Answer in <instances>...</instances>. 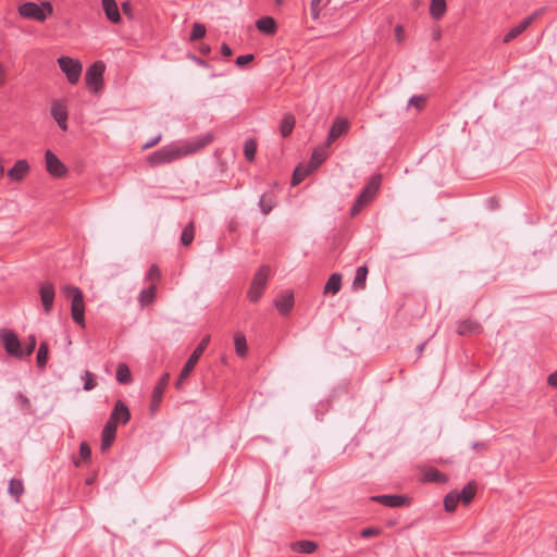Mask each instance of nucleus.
<instances>
[{
  "label": "nucleus",
  "mask_w": 557,
  "mask_h": 557,
  "mask_svg": "<svg viewBox=\"0 0 557 557\" xmlns=\"http://www.w3.org/2000/svg\"><path fill=\"white\" fill-rule=\"evenodd\" d=\"M116 381L120 384L128 385L132 383V373L126 363H119L116 368Z\"/></svg>",
  "instance_id": "obj_31"
},
{
  "label": "nucleus",
  "mask_w": 557,
  "mask_h": 557,
  "mask_svg": "<svg viewBox=\"0 0 557 557\" xmlns=\"http://www.w3.org/2000/svg\"><path fill=\"white\" fill-rule=\"evenodd\" d=\"M48 355H49V347L46 342H41L37 351V366L41 370L46 368L47 361H48Z\"/></svg>",
  "instance_id": "obj_37"
},
{
  "label": "nucleus",
  "mask_w": 557,
  "mask_h": 557,
  "mask_svg": "<svg viewBox=\"0 0 557 557\" xmlns=\"http://www.w3.org/2000/svg\"><path fill=\"white\" fill-rule=\"evenodd\" d=\"M368 275V268L366 265H361L357 268L356 275L352 282V286L355 289H363L366 286V280Z\"/></svg>",
  "instance_id": "obj_33"
},
{
  "label": "nucleus",
  "mask_w": 557,
  "mask_h": 557,
  "mask_svg": "<svg viewBox=\"0 0 557 557\" xmlns=\"http://www.w3.org/2000/svg\"><path fill=\"white\" fill-rule=\"evenodd\" d=\"M295 127V116L290 113L284 114L281 124L280 132L283 137H287L292 134Z\"/></svg>",
  "instance_id": "obj_30"
},
{
  "label": "nucleus",
  "mask_w": 557,
  "mask_h": 557,
  "mask_svg": "<svg viewBox=\"0 0 557 557\" xmlns=\"http://www.w3.org/2000/svg\"><path fill=\"white\" fill-rule=\"evenodd\" d=\"M401 29V26L396 27V32H399Z\"/></svg>",
  "instance_id": "obj_62"
},
{
  "label": "nucleus",
  "mask_w": 557,
  "mask_h": 557,
  "mask_svg": "<svg viewBox=\"0 0 557 557\" xmlns=\"http://www.w3.org/2000/svg\"><path fill=\"white\" fill-rule=\"evenodd\" d=\"M156 293L157 287L154 284L150 285L148 288L143 289L138 296V302L140 304V306L147 307L150 304H152L156 299Z\"/></svg>",
  "instance_id": "obj_28"
},
{
  "label": "nucleus",
  "mask_w": 557,
  "mask_h": 557,
  "mask_svg": "<svg viewBox=\"0 0 557 557\" xmlns=\"http://www.w3.org/2000/svg\"><path fill=\"white\" fill-rule=\"evenodd\" d=\"M257 152V143L255 139L249 138L245 141L244 145V154L247 161L252 162L255 160Z\"/></svg>",
  "instance_id": "obj_39"
},
{
  "label": "nucleus",
  "mask_w": 557,
  "mask_h": 557,
  "mask_svg": "<svg viewBox=\"0 0 557 557\" xmlns=\"http://www.w3.org/2000/svg\"><path fill=\"white\" fill-rule=\"evenodd\" d=\"M58 64L71 84L79 81L83 67L78 60L62 55L58 59Z\"/></svg>",
  "instance_id": "obj_6"
},
{
  "label": "nucleus",
  "mask_w": 557,
  "mask_h": 557,
  "mask_svg": "<svg viewBox=\"0 0 557 557\" xmlns=\"http://www.w3.org/2000/svg\"><path fill=\"white\" fill-rule=\"evenodd\" d=\"M460 502L457 493H449L444 498L445 510L451 512L456 509L457 504Z\"/></svg>",
  "instance_id": "obj_41"
},
{
  "label": "nucleus",
  "mask_w": 557,
  "mask_h": 557,
  "mask_svg": "<svg viewBox=\"0 0 557 557\" xmlns=\"http://www.w3.org/2000/svg\"><path fill=\"white\" fill-rule=\"evenodd\" d=\"M475 492V484L468 483L460 492L457 493V495L459 496V499L467 505L473 499Z\"/></svg>",
  "instance_id": "obj_36"
},
{
  "label": "nucleus",
  "mask_w": 557,
  "mask_h": 557,
  "mask_svg": "<svg viewBox=\"0 0 557 557\" xmlns=\"http://www.w3.org/2000/svg\"><path fill=\"white\" fill-rule=\"evenodd\" d=\"M539 12H534L533 14L524 17L518 25L512 27L504 37V42H509L519 35H521L536 18Z\"/></svg>",
  "instance_id": "obj_17"
},
{
  "label": "nucleus",
  "mask_w": 557,
  "mask_h": 557,
  "mask_svg": "<svg viewBox=\"0 0 557 557\" xmlns=\"http://www.w3.org/2000/svg\"><path fill=\"white\" fill-rule=\"evenodd\" d=\"M122 10L126 15H132V5L129 2H123Z\"/></svg>",
  "instance_id": "obj_55"
},
{
  "label": "nucleus",
  "mask_w": 557,
  "mask_h": 557,
  "mask_svg": "<svg viewBox=\"0 0 557 557\" xmlns=\"http://www.w3.org/2000/svg\"><path fill=\"white\" fill-rule=\"evenodd\" d=\"M321 2L322 0H311L310 10L313 20H317L319 17Z\"/></svg>",
  "instance_id": "obj_49"
},
{
  "label": "nucleus",
  "mask_w": 557,
  "mask_h": 557,
  "mask_svg": "<svg viewBox=\"0 0 557 557\" xmlns=\"http://www.w3.org/2000/svg\"><path fill=\"white\" fill-rule=\"evenodd\" d=\"M104 64L101 61H97L91 64L85 74L86 84L89 87H95L97 90L98 86L102 83V76L104 72Z\"/></svg>",
  "instance_id": "obj_11"
},
{
  "label": "nucleus",
  "mask_w": 557,
  "mask_h": 557,
  "mask_svg": "<svg viewBox=\"0 0 557 557\" xmlns=\"http://www.w3.org/2000/svg\"><path fill=\"white\" fill-rule=\"evenodd\" d=\"M39 297L46 314H50L53 309L55 289L52 283L46 281L39 285Z\"/></svg>",
  "instance_id": "obj_10"
},
{
  "label": "nucleus",
  "mask_w": 557,
  "mask_h": 557,
  "mask_svg": "<svg viewBox=\"0 0 557 557\" xmlns=\"http://www.w3.org/2000/svg\"><path fill=\"white\" fill-rule=\"evenodd\" d=\"M482 332V325L472 319H466L458 323L457 333L461 336Z\"/></svg>",
  "instance_id": "obj_20"
},
{
  "label": "nucleus",
  "mask_w": 557,
  "mask_h": 557,
  "mask_svg": "<svg viewBox=\"0 0 557 557\" xmlns=\"http://www.w3.org/2000/svg\"><path fill=\"white\" fill-rule=\"evenodd\" d=\"M381 529L379 528H364L360 532V536L364 539L374 537L381 534Z\"/></svg>",
  "instance_id": "obj_48"
},
{
  "label": "nucleus",
  "mask_w": 557,
  "mask_h": 557,
  "mask_svg": "<svg viewBox=\"0 0 557 557\" xmlns=\"http://www.w3.org/2000/svg\"><path fill=\"white\" fill-rule=\"evenodd\" d=\"M221 53L224 57H230V55H232L233 52H232L231 47L227 44H222Z\"/></svg>",
  "instance_id": "obj_53"
},
{
  "label": "nucleus",
  "mask_w": 557,
  "mask_h": 557,
  "mask_svg": "<svg viewBox=\"0 0 557 557\" xmlns=\"http://www.w3.org/2000/svg\"><path fill=\"white\" fill-rule=\"evenodd\" d=\"M186 379H187V377H183V376H182V371H181V372H180V375H178V379H177V381H176V383H175V387H176L177 389H181V388H182V386H183V383H184V381H185Z\"/></svg>",
  "instance_id": "obj_57"
},
{
  "label": "nucleus",
  "mask_w": 557,
  "mask_h": 557,
  "mask_svg": "<svg viewBox=\"0 0 557 557\" xmlns=\"http://www.w3.org/2000/svg\"><path fill=\"white\" fill-rule=\"evenodd\" d=\"M170 374L165 373L163 374L158 383L156 384L153 391H152V397L150 403V411L154 412L159 409L164 391L169 384Z\"/></svg>",
  "instance_id": "obj_13"
},
{
  "label": "nucleus",
  "mask_w": 557,
  "mask_h": 557,
  "mask_svg": "<svg viewBox=\"0 0 557 557\" xmlns=\"http://www.w3.org/2000/svg\"><path fill=\"white\" fill-rule=\"evenodd\" d=\"M161 277V271L157 264H152L146 275L147 281H159Z\"/></svg>",
  "instance_id": "obj_46"
},
{
  "label": "nucleus",
  "mask_w": 557,
  "mask_h": 557,
  "mask_svg": "<svg viewBox=\"0 0 557 557\" xmlns=\"http://www.w3.org/2000/svg\"><path fill=\"white\" fill-rule=\"evenodd\" d=\"M425 346H426V342H423V343H421V344H419V345H418V347H417V352H418V356H419V357L422 355V352H423V350H424Z\"/></svg>",
  "instance_id": "obj_59"
},
{
  "label": "nucleus",
  "mask_w": 557,
  "mask_h": 557,
  "mask_svg": "<svg viewBox=\"0 0 557 557\" xmlns=\"http://www.w3.org/2000/svg\"><path fill=\"white\" fill-rule=\"evenodd\" d=\"M256 27L265 35H274L277 29L276 22L271 16H263L257 20Z\"/></svg>",
  "instance_id": "obj_23"
},
{
  "label": "nucleus",
  "mask_w": 557,
  "mask_h": 557,
  "mask_svg": "<svg viewBox=\"0 0 557 557\" xmlns=\"http://www.w3.org/2000/svg\"><path fill=\"white\" fill-rule=\"evenodd\" d=\"M342 287V275L339 273H333L324 285V293L335 295L341 290Z\"/></svg>",
  "instance_id": "obj_27"
},
{
  "label": "nucleus",
  "mask_w": 557,
  "mask_h": 557,
  "mask_svg": "<svg viewBox=\"0 0 557 557\" xmlns=\"http://www.w3.org/2000/svg\"><path fill=\"white\" fill-rule=\"evenodd\" d=\"M425 103V98L423 96H413L409 100V106H413L417 109H421Z\"/></svg>",
  "instance_id": "obj_50"
},
{
  "label": "nucleus",
  "mask_w": 557,
  "mask_h": 557,
  "mask_svg": "<svg viewBox=\"0 0 557 557\" xmlns=\"http://www.w3.org/2000/svg\"><path fill=\"white\" fill-rule=\"evenodd\" d=\"M382 181L381 174H375L371 177L367 186L363 188L361 194L357 197L354 205L350 208V215L356 216L360 213V211L371 202L374 195L380 188Z\"/></svg>",
  "instance_id": "obj_3"
},
{
  "label": "nucleus",
  "mask_w": 557,
  "mask_h": 557,
  "mask_svg": "<svg viewBox=\"0 0 557 557\" xmlns=\"http://www.w3.org/2000/svg\"><path fill=\"white\" fill-rule=\"evenodd\" d=\"M350 123L347 119L336 117L329 131L326 146H331L338 137L346 134L349 131Z\"/></svg>",
  "instance_id": "obj_15"
},
{
  "label": "nucleus",
  "mask_w": 557,
  "mask_h": 557,
  "mask_svg": "<svg viewBox=\"0 0 557 557\" xmlns=\"http://www.w3.org/2000/svg\"><path fill=\"white\" fill-rule=\"evenodd\" d=\"M209 343H210V336L206 335L200 341L198 346L195 348V350L191 352V355L189 356L188 360L184 364V367L182 369V376L183 377H188L190 375V373L193 372L195 366L197 364L198 360L202 356V354L206 350V348L209 345Z\"/></svg>",
  "instance_id": "obj_8"
},
{
  "label": "nucleus",
  "mask_w": 557,
  "mask_h": 557,
  "mask_svg": "<svg viewBox=\"0 0 557 557\" xmlns=\"http://www.w3.org/2000/svg\"><path fill=\"white\" fill-rule=\"evenodd\" d=\"M36 344H37L36 336L33 334L29 335L27 337L25 348H22V359L30 356L34 352V350L36 348Z\"/></svg>",
  "instance_id": "obj_44"
},
{
  "label": "nucleus",
  "mask_w": 557,
  "mask_h": 557,
  "mask_svg": "<svg viewBox=\"0 0 557 557\" xmlns=\"http://www.w3.org/2000/svg\"><path fill=\"white\" fill-rule=\"evenodd\" d=\"M370 500L389 508H398L408 503V497L404 495H375L370 497Z\"/></svg>",
  "instance_id": "obj_16"
},
{
  "label": "nucleus",
  "mask_w": 557,
  "mask_h": 557,
  "mask_svg": "<svg viewBox=\"0 0 557 557\" xmlns=\"http://www.w3.org/2000/svg\"><path fill=\"white\" fill-rule=\"evenodd\" d=\"M50 113H51L52 117L54 119V121L57 122V124L59 125V127L62 131H66L67 129L66 121L69 117L66 106L60 100H52Z\"/></svg>",
  "instance_id": "obj_12"
},
{
  "label": "nucleus",
  "mask_w": 557,
  "mask_h": 557,
  "mask_svg": "<svg viewBox=\"0 0 557 557\" xmlns=\"http://www.w3.org/2000/svg\"><path fill=\"white\" fill-rule=\"evenodd\" d=\"M8 492L11 496L14 497L16 502H18L22 494L24 493L23 482L21 480L11 479L9 482Z\"/></svg>",
  "instance_id": "obj_35"
},
{
  "label": "nucleus",
  "mask_w": 557,
  "mask_h": 557,
  "mask_svg": "<svg viewBox=\"0 0 557 557\" xmlns=\"http://www.w3.org/2000/svg\"><path fill=\"white\" fill-rule=\"evenodd\" d=\"M45 161L46 170L51 176L61 178L67 174L65 164L51 150L46 151Z\"/></svg>",
  "instance_id": "obj_9"
},
{
  "label": "nucleus",
  "mask_w": 557,
  "mask_h": 557,
  "mask_svg": "<svg viewBox=\"0 0 557 557\" xmlns=\"http://www.w3.org/2000/svg\"><path fill=\"white\" fill-rule=\"evenodd\" d=\"M191 60L200 66L207 67L208 62L197 55H190Z\"/></svg>",
  "instance_id": "obj_54"
},
{
  "label": "nucleus",
  "mask_w": 557,
  "mask_h": 557,
  "mask_svg": "<svg viewBox=\"0 0 557 557\" xmlns=\"http://www.w3.org/2000/svg\"><path fill=\"white\" fill-rule=\"evenodd\" d=\"M479 447H484V444L483 443H479V442L472 444V448L473 449H476Z\"/></svg>",
  "instance_id": "obj_61"
},
{
  "label": "nucleus",
  "mask_w": 557,
  "mask_h": 557,
  "mask_svg": "<svg viewBox=\"0 0 557 557\" xmlns=\"http://www.w3.org/2000/svg\"><path fill=\"white\" fill-rule=\"evenodd\" d=\"M195 237V226L194 222H190L188 225L185 226V228L182 232L181 235V243L184 246H189Z\"/></svg>",
  "instance_id": "obj_38"
},
{
  "label": "nucleus",
  "mask_w": 557,
  "mask_h": 557,
  "mask_svg": "<svg viewBox=\"0 0 557 557\" xmlns=\"http://www.w3.org/2000/svg\"><path fill=\"white\" fill-rule=\"evenodd\" d=\"M330 146L317 148L313 150L311 159L308 163L311 170L315 171L327 158V148Z\"/></svg>",
  "instance_id": "obj_25"
},
{
  "label": "nucleus",
  "mask_w": 557,
  "mask_h": 557,
  "mask_svg": "<svg viewBox=\"0 0 557 557\" xmlns=\"http://www.w3.org/2000/svg\"><path fill=\"white\" fill-rule=\"evenodd\" d=\"M62 293L65 298L71 299V314L75 323L81 327H85V304L83 292L72 285H64Z\"/></svg>",
  "instance_id": "obj_2"
},
{
  "label": "nucleus",
  "mask_w": 557,
  "mask_h": 557,
  "mask_svg": "<svg viewBox=\"0 0 557 557\" xmlns=\"http://www.w3.org/2000/svg\"><path fill=\"white\" fill-rule=\"evenodd\" d=\"M269 273L270 268L267 265H262L255 274L247 294L250 301L257 302L261 298L268 283Z\"/></svg>",
  "instance_id": "obj_5"
},
{
  "label": "nucleus",
  "mask_w": 557,
  "mask_h": 557,
  "mask_svg": "<svg viewBox=\"0 0 557 557\" xmlns=\"http://www.w3.org/2000/svg\"><path fill=\"white\" fill-rule=\"evenodd\" d=\"M4 77H5V70L4 67L0 64V86L3 85L4 83Z\"/></svg>",
  "instance_id": "obj_58"
},
{
  "label": "nucleus",
  "mask_w": 557,
  "mask_h": 557,
  "mask_svg": "<svg viewBox=\"0 0 557 557\" xmlns=\"http://www.w3.org/2000/svg\"><path fill=\"white\" fill-rule=\"evenodd\" d=\"M161 140V135H158L157 137H154L153 139H151L149 143H147L144 148H150L154 145H157L159 141Z\"/></svg>",
  "instance_id": "obj_56"
},
{
  "label": "nucleus",
  "mask_w": 557,
  "mask_h": 557,
  "mask_svg": "<svg viewBox=\"0 0 557 557\" xmlns=\"http://www.w3.org/2000/svg\"><path fill=\"white\" fill-rule=\"evenodd\" d=\"M234 346L236 354L239 357H245L248 350L247 341L243 333H236L234 335Z\"/></svg>",
  "instance_id": "obj_34"
},
{
  "label": "nucleus",
  "mask_w": 557,
  "mask_h": 557,
  "mask_svg": "<svg viewBox=\"0 0 557 557\" xmlns=\"http://www.w3.org/2000/svg\"><path fill=\"white\" fill-rule=\"evenodd\" d=\"M16 401H17L21 410H23L26 413L30 412L32 404H30L29 398L26 395H24L23 393H17Z\"/></svg>",
  "instance_id": "obj_45"
},
{
  "label": "nucleus",
  "mask_w": 557,
  "mask_h": 557,
  "mask_svg": "<svg viewBox=\"0 0 557 557\" xmlns=\"http://www.w3.org/2000/svg\"><path fill=\"white\" fill-rule=\"evenodd\" d=\"M0 337L8 355L22 359V345L17 335L8 329L0 331Z\"/></svg>",
  "instance_id": "obj_7"
},
{
  "label": "nucleus",
  "mask_w": 557,
  "mask_h": 557,
  "mask_svg": "<svg viewBox=\"0 0 557 557\" xmlns=\"http://www.w3.org/2000/svg\"><path fill=\"white\" fill-rule=\"evenodd\" d=\"M102 8L106 13L107 18L117 24L121 22V14L119 11V7L115 0H102Z\"/></svg>",
  "instance_id": "obj_22"
},
{
  "label": "nucleus",
  "mask_w": 557,
  "mask_h": 557,
  "mask_svg": "<svg viewBox=\"0 0 557 557\" xmlns=\"http://www.w3.org/2000/svg\"><path fill=\"white\" fill-rule=\"evenodd\" d=\"M423 481L434 483H445L447 481L446 474L441 472L438 469L430 467L426 468L422 473Z\"/></svg>",
  "instance_id": "obj_26"
},
{
  "label": "nucleus",
  "mask_w": 557,
  "mask_h": 557,
  "mask_svg": "<svg viewBox=\"0 0 557 557\" xmlns=\"http://www.w3.org/2000/svg\"><path fill=\"white\" fill-rule=\"evenodd\" d=\"M116 425L110 421H107V423L104 424L103 429H102V434H101V449L102 450H106L108 449L114 438H115V433H116Z\"/></svg>",
  "instance_id": "obj_21"
},
{
  "label": "nucleus",
  "mask_w": 557,
  "mask_h": 557,
  "mask_svg": "<svg viewBox=\"0 0 557 557\" xmlns=\"http://www.w3.org/2000/svg\"><path fill=\"white\" fill-rule=\"evenodd\" d=\"M253 60L252 54H243L236 58V65L244 66Z\"/></svg>",
  "instance_id": "obj_51"
},
{
  "label": "nucleus",
  "mask_w": 557,
  "mask_h": 557,
  "mask_svg": "<svg viewBox=\"0 0 557 557\" xmlns=\"http://www.w3.org/2000/svg\"><path fill=\"white\" fill-rule=\"evenodd\" d=\"M79 456L83 461H88L91 457V449L85 442L79 445Z\"/></svg>",
  "instance_id": "obj_47"
},
{
  "label": "nucleus",
  "mask_w": 557,
  "mask_h": 557,
  "mask_svg": "<svg viewBox=\"0 0 557 557\" xmlns=\"http://www.w3.org/2000/svg\"><path fill=\"white\" fill-rule=\"evenodd\" d=\"M290 548L299 554H313L318 549V544L313 541L301 540L293 542Z\"/></svg>",
  "instance_id": "obj_24"
},
{
  "label": "nucleus",
  "mask_w": 557,
  "mask_h": 557,
  "mask_svg": "<svg viewBox=\"0 0 557 557\" xmlns=\"http://www.w3.org/2000/svg\"><path fill=\"white\" fill-rule=\"evenodd\" d=\"M259 207L263 214H269L274 207V200L272 196L262 195L259 199Z\"/></svg>",
  "instance_id": "obj_40"
},
{
  "label": "nucleus",
  "mask_w": 557,
  "mask_h": 557,
  "mask_svg": "<svg viewBox=\"0 0 557 557\" xmlns=\"http://www.w3.org/2000/svg\"><path fill=\"white\" fill-rule=\"evenodd\" d=\"M29 165L26 160H17L13 168L8 171V176L11 181L20 182L28 173Z\"/></svg>",
  "instance_id": "obj_19"
},
{
  "label": "nucleus",
  "mask_w": 557,
  "mask_h": 557,
  "mask_svg": "<svg viewBox=\"0 0 557 557\" xmlns=\"http://www.w3.org/2000/svg\"><path fill=\"white\" fill-rule=\"evenodd\" d=\"M446 12V0H431L430 14L433 18L440 20Z\"/></svg>",
  "instance_id": "obj_32"
},
{
  "label": "nucleus",
  "mask_w": 557,
  "mask_h": 557,
  "mask_svg": "<svg viewBox=\"0 0 557 557\" xmlns=\"http://www.w3.org/2000/svg\"><path fill=\"white\" fill-rule=\"evenodd\" d=\"M213 136L210 133L203 134L198 138L191 139L184 145L172 143L159 150L152 152L148 157V163L151 166H159L180 160L188 154L196 153L211 144Z\"/></svg>",
  "instance_id": "obj_1"
},
{
  "label": "nucleus",
  "mask_w": 557,
  "mask_h": 557,
  "mask_svg": "<svg viewBox=\"0 0 557 557\" xmlns=\"http://www.w3.org/2000/svg\"><path fill=\"white\" fill-rule=\"evenodd\" d=\"M274 306L280 311L281 314L286 315L290 312L294 307V295L292 292L286 290L280 294L275 300Z\"/></svg>",
  "instance_id": "obj_18"
},
{
  "label": "nucleus",
  "mask_w": 557,
  "mask_h": 557,
  "mask_svg": "<svg viewBox=\"0 0 557 557\" xmlns=\"http://www.w3.org/2000/svg\"><path fill=\"white\" fill-rule=\"evenodd\" d=\"M547 383L553 387H557V370L548 375Z\"/></svg>",
  "instance_id": "obj_52"
},
{
  "label": "nucleus",
  "mask_w": 557,
  "mask_h": 557,
  "mask_svg": "<svg viewBox=\"0 0 557 557\" xmlns=\"http://www.w3.org/2000/svg\"><path fill=\"white\" fill-rule=\"evenodd\" d=\"M82 380L84 381V386L83 388L85 391H91L96 387L97 383H96V376L92 372L86 370L84 372V374L82 375Z\"/></svg>",
  "instance_id": "obj_43"
},
{
  "label": "nucleus",
  "mask_w": 557,
  "mask_h": 557,
  "mask_svg": "<svg viewBox=\"0 0 557 557\" xmlns=\"http://www.w3.org/2000/svg\"><path fill=\"white\" fill-rule=\"evenodd\" d=\"M313 170L308 164H299L295 168L292 178V185L297 186L300 184Z\"/></svg>",
  "instance_id": "obj_29"
},
{
  "label": "nucleus",
  "mask_w": 557,
  "mask_h": 557,
  "mask_svg": "<svg viewBox=\"0 0 557 557\" xmlns=\"http://www.w3.org/2000/svg\"><path fill=\"white\" fill-rule=\"evenodd\" d=\"M205 35H206V26L198 22L194 23L189 39L191 41H196V40H199L202 37H205Z\"/></svg>",
  "instance_id": "obj_42"
},
{
  "label": "nucleus",
  "mask_w": 557,
  "mask_h": 557,
  "mask_svg": "<svg viewBox=\"0 0 557 557\" xmlns=\"http://www.w3.org/2000/svg\"><path fill=\"white\" fill-rule=\"evenodd\" d=\"M18 13L25 18L44 22L53 13V7L49 1H42L40 4L29 1L18 7Z\"/></svg>",
  "instance_id": "obj_4"
},
{
  "label": "nucleus",
  "mask_w": 557,
  "mask_h": 557,
  "mask_svg": "<svg viewBox=\"0 0 557 557\" xmlns=\"http://www.w3.org/2000/svg\"><path fill=\"white\" fill-rule=\"evenodd\" d=\"M131 420V411L123 400H117L108 421L117 424H126Z\"/></svg>",
  "instance_id": "obj_14"
},
{
  "label": "nucleus",
  "mask_w": 557,
  "mask_h": 557,
  "mask_svg": "<svg viewBox=\"0 0 557 557\" xmlns=\"http://www.w3.org/2000/svg\"><path fill=\"white\" fill-rule=\"evenodd\" d=\"M210 50H211V49H210V47H209L208 45H203V46H201V48H200V51H201V53H203V54H208V53L210 52Z\"/></svg>",
  "instance_id": "obj_60"
}]
</instances>
